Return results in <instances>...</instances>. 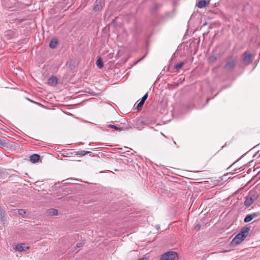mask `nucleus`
Instances as JSON below:
<instances>
[{
	"label": "nucleus",
	"instance_id": "f257e3e1",
	"mask_svg": "<svg viewBox=\"0 0 260 260\" xmlns=\"http://www.w3.org/2000/svg\"><path fill=\"white\" fill-rule=\"evenodd\" d=\"M250 230L249 227L243 228L240 232L235 237L231 242L233 246H236L241 243L247 237Z\"/></svg>",
	"mask_w": 260,
	"mask_h": 260
},
{
	"label": "nucleus",
	"instance_id": "f03ea898",
	"mask_svg": "<svg viewBox=\"0 0 260 260\" xmlns=\"http://www.w3.org/2000/svg\"><path fill=\"white\" fill-rule=\"evenodd\" d=\"M258 197V194L255 190H251L246 197L244 205L249 207Z\"/></svg>",
	"mask_w": 260,
	"mask_h": 260
},
{
	"label": "nucleus",
	"instance_id": "7ed1b4c3",
	"mask_svg": "<svg viewBox=\"0 0 260 260\" xmlns=\"http://www.w3.org/2000/svg\"><path fill=\"white\" fill-rule=\"evenodd\" d=\"M178 254L177 252L173 251H168L163 254L160 260H177Z\"/></svg>",
	"mask_w": 260,
	"mask_h": 260
},
{
	"label": "nucleus",
	"instance_id": "20e7f679",
	"mask_svg": "<svg viewBox=\"0 0 260 260\" xmlns=\"http://www.w3.org/2000/svg\"><path fill=\"white\" fill-rule=\"evenodd\" d=\"M175 15V11L174 10L170 12H167L164 15L159 16V19L160 21H166L170 18H172Z\"/></svg>",
	"mask_w": 260,
	"mask_h": 260
},
{
	"label": "nucleus",
	"instance_id": "39448f33",
	"mask_svg": "<svg viewBox=\"0 0 260 260\" xmlns=\"http://www.w3.org/2000/svg\"><path fill=\"white\" fill-rule=\"evenodd\" d=\"M260 213L258 212H254L250 214H247L245 216L244 221V222H248L251 221L253 218L258 216Z\"/></svg>",
	"mask_w": 260,
	"mask_h": 260
},
{
	"label": "nucleus",
	"instance_id": "423d86ee",
	"mask_svg": "<svg viewBox=\"0 0 260 260\" xmlns=\"http://www.w3.org/2000/svg\"><path fill=\"white\" fill-rule=\"evenodd\" d=\"M161 5L158 3H154L153 4L150 9L151 13L152 14H156L157 11L161 8Z\"/></svg>",
	"mask_w": 260,
	"mask_h": 260
},
{
	"label": "nucleus",
	"instance_id": "0eeeda50",
	"mask_svg": "<svg viewBox=\"0 0 260 260\" xmlns=\"http://www.w3.org/2000/svg\"><path fill=\"white\" fill-rule=\"evenodd\" d=\"M104 5V3L103 0H96L94 3L93 10L95 11H99L103 8Z\"/></svg>",
	"mask_w": 260,
	"mask_h": 260
},
{
	"label": "nucleus",
	"instance_id": "6e6552de",
	"mask_svg": "<svg viewBox=\"0 0 260 260\" xmlns=\"http://www.w3.org/2000/svg\"><path fill=\"white\" fill-rule=\"evenodd\" d=\"M235 65V60H232L229 61H228L224 66V69L225 70L230 71L233 69Z\"/></svg>",
	"mask_w": 260,
	"mask_h": 260
},
{
	"label": "nucleus",
	"instance_id": "1a4fd4ad",
	"mask_svg": "<svg viewBox=\"0 0 260 260\" xmlns=\"http://www.w3.org/2000/svg\"><path fill=\"white\" fill-rule=\"evenodd\" d=\"M28 247L26 246L25 244L22 243L17 244L16 246L15 249L16 251H22L25 250L26 249H28Z\"/></svg>",
	"mask_w": 260,
	"mask_h": 260
},
{
	"label": "nucleus",
	"instance_id": "9d476101",
	"mask_svg": "<svg viewBox=\"0 0 260 260\" xmlns=\"http://www.w3.org/2000/svg\"><path fill=\"white\" fill-rule=\"evenodd\" d=\"M57 83V79L56 77L52 76L48 80V84L51 86H55Z\"/></svg>",
	"mask_w": 260,
	"mask_h": 260
},
{
	"label": "nucleus",
	"instance_id": "9b49d317",
	"mask_svg": "<svg viewBox=\"0 0 260 260\" xmlns=\"http://www.w3.org/2000/svg\"><path fill=\"white\" fill-rule=\"evenodd\" d=\"M40 157V156L39 154H34L30 156L29 160L31 162L33 163H36L39 161Z\"/></svg>",
	"mask_w": 260,
	"mask_h": 260
},
{
	"label": "nucleus",
	"instance_id": "f8f14e48",
	"mask_svg": "<svg viewBox=\"0 0 260 260\" xmlns=\"http://www.w3.org/2000/svg\"><path fill=\"white\" fill-rule=\"evenodd\" d=\"M251 58V55L250 54H247L246 52L244 53V56L243 59V62L246 64H248Z\"/></svg>",
	"mask_w": 260,
	"mask_h": 260
},
{
	"label": "nucleus",
	"instance_id": "ddd939ff",
	"mask_svg": "<svg viewBox=\"0 0 260 260\" xmlns=\"http://www.w3.org/2000/svg\"><path fill=\"white\" fill-rule=\"evenodd\" d=\"M108 126L109 127L114 128L115 129L118 131H121L125 129H128V127H126L124 126H119L114 124H109Z\"/></svg>",
	"mask_w": 260,
	"mask_h": 260
},
{
	"label": "nucleus",
	"instance_id": "4468645a",
	"mask_svg": "<svg viewBox=\"0 0 260 260\" xmlns=\"http://www.w3.org/2000/svg\"><path fill=\"white\" fill-rule=\"evenodd\" d=\"M206 5V0H201L197 4V6L199 8H203L205 7Z\"/></svg>",
	"mask_w": 260,
	"mask_h": 260
},
{
	"label": "nucleus",
	"instance_id": "2eb2a0df",
	"mask_svg": "<svg viewBox=\"0 0 260 260\" xmlns=\"http://www.w3.org/2000/svg\"><path fill=\"white\" fill-rule=\"evenodd\" d=\"M57 44V41L55 39H52L49 43V47L52 49L55 48L56 47Z\"/></svg>",
	"mask_w": 260,
	"mask_h": 260
},
{
	"label": "nucleus",
	"instance_id": "dca6fc26",
	"mask_svg": "<svg viewBox=\"0 0 260 260\" xmlns=\"http://www.w3.org/2000/svg\"><path fill=\"white\" fill-rule=\"evenodd\" d=\"M96 64L99 69H102L103 67V62L101 57H99L96 60Z\"/></svg>",
	"mask_w": 260,
	"mask_h": 260
},
{
	"label": "nucleus",
	"instance_id": "f3484780",
	"mask_svg": "<svg viewBox=\"0 0 260 260\" xmlns=\"http://www.w3.org/2000/svg\"><path fill=\"white\" fill-rule=\"evenodd\" d=\"M48 213L49 215L54 216L58 214V211L57 210L54 209H50L48 210Z\"/></svg>",
	"mask_w": 260,
	"mask_h": 260
},
{
	"label": "nucleus",
	"instance_id": "a211bd4d",
	"mask_svg": "<svg viewBox=\"0 0 260 260\" xmlns=\"http://www.w3.org/2000/svg\"><path fill=\"white\" fill-rule=\"evenodd\" d=\"M6 138L5 137H3L2 138H0V147H4L6 146Z\"/></svg>",
	"mask_w": 260,
	"mask_h": 260
},
{
	"label": "nucleus",
	"instance_id": "6ab92c4d",
	"mask_svg": "<svg viewBox=\"0 0 260 260\" xmlns=\"http://www.w3.org/2000/svg\"><path fill=\"white\" fill-rule=\"evenodd\" d=\"M71 154H74L75 155H76L84 156V150L74 151L73 152H71Z\"/></svg>",
	"mask_w": 260,
	"mask_h": 260
},
{
	"label": "nucleus",
	"instance_id": "aec40b11",
	"mask_svg": "<svg viewBox=\"0 0 260 260\" xmlns=\"http://www.w3.org/2000/svg\"><path fill=\"white\" fill-rule=\"evenodd\" d=\"M18 213L20 215H21V216H22L24 217V215H25V214H26V212H25V211L24 210L22 209H18Z\"/></svg>",
	"mask_w": 260,
	"mask_h": 260
},
{
	"label": "nucleus",
	"instance_id": "412c9836",
	"mask_svg": "<svg viewBox=\"0 0 260 260\" xmlns=\"http://www.w3.org/2000/svg\"><path fill=\"white\" fill-rule=\"evenodd\" d=\"M183 64H184V63L183 62H181L180 63H177L174 66V68L176 70H178L182 67V66L183 65Z\"/></svg>",
	"mask_w": 260,
	"mask_h": 260
},
{
	"label": "nucleus",
	"instance_id": "4be33fe9",
	"mask_svg": "<svg viewBox=\"0 0 260 260\" xmlns=\"http://www.w3.org/2000/svg\"><path fill=\"white\" fill-rule=\"evenodd\" d=\"M216 57L212 56L209 58V60L210 62H213L216 60Z\"/></svg>",
	"mask_w": 260,
	"mask_h": 260
},
{
	"label": "nucleus",
	"instance_id": "5701e85b",
	"mask_svg": "<svg viewBox=\"0 0 260 260\" xmlns=\"http://www.w3.org/2000/svg\"><path fill=\"white\" fill-rule=\"evenodd\" d=\"M144 103H143V102L140 101L137 106V109L138 110L142 108V106L144 105Z\"/></svg>",
	"mask_w": 260,
	"mask_h": 260
},
{
	"label": "nucleus",
	"instance_id": "b1692460",
	"mask_svg": "<svg viewBox=\"0 0 260 260\" xmlns=\"http://www.w3.org/2000/svg\"><path fill=\"white\" fill-rule=\"evenodd\" d=\"M148 98V94L147 93H146L145 94H144L143 95V96L142 97V98L141 99V102H143V103H145V101L146 100V99H147Z\"/></svg>",
	"mask_w": 260,
	"mask_h": 260
},
{
	"label": "nucleus",
	"instance_id": "393cba45",
	"mask_svg": "<svg viewBox=\"0 0 260 260\" xmlns=\"http://www.w3.org/2000/svg\"><path fill=\"white\" fill-rule=\"evenodd\" d=\"M84 243L83 242L78 243L76 244V247L78 248L81 247L83 245Z\"/></svg>",
	"mask_w": 260,
	"mask_h": 260
},
{
	"label": "nucleus",
	"instance_id": "a878e982",
	"mask_svg": "<svg viewBox=\"0 0 260 260\" xmlns=\"http://www.w3.org/2000/svg\"><path fill=\"white\" fill-rule=\"evenodd\" d=\"M200 227H201L200 224H197V225L195 226V229H196V230H199V229H200Z\"/></svg>",
	"mask_w": 260,
	"mask_h": 260
},
{
	"label": "nucleus",
	"instance_id": "bb28decb",
	"mask_svg": "<svg viewBox=\"0 0 260 260\" xmlns=\"http://www.w3.org/2000/svg\"><path fill=\"white\" fill-rule=\"evenodd\" d=\"M90 153V151L84 150V155H85L86 154H89Z\"/></svg>",
	"mask_w": 260,
	"mask_h": 260
},
{
	"label": "nucleus",
	"instance_id": "cd10ccee",
	"mask_svg": "<svg viewBox=\"0 0 260 260\" xmlns=\"http://www.w3.org/2000/svg\"><path fill=\"white\" fill-rule=\"evenodd\" d=\"M146 55H144L143 57H142L139 60V61H141L142 60L145 56Z\"/></svg>",
	"mask_w": 260,
	"mask_h": 260
},
{
	"label": "nucleus",
	"instance_id": "c85d7f7f",
	"mask_svg": "<svg viewBox=\"0 0 260 260\" xmlns=\"http://www.w3.org/2000/svg\"><path fill=\"white\" fill-rule=\"evenodd\" d=\"M227 252V251H226V250H224V251H223V252Z\"/></svg>",
	"mask_w": 260,
	"mask_h": 260
}]
</instances>
